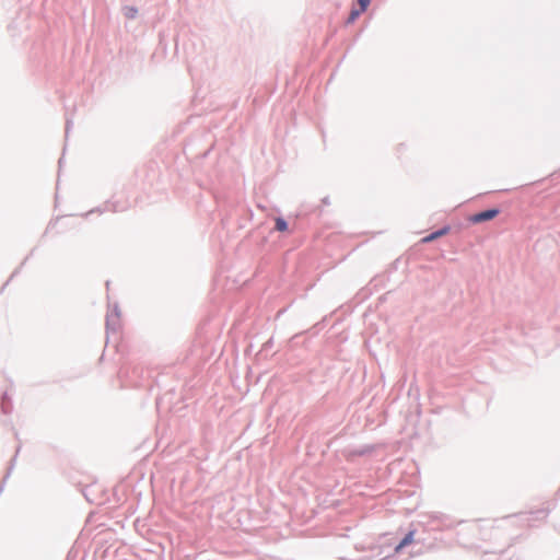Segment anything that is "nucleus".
<instances>
[{
    "mask_svg": "<svg viewBox=\"0 0 560 560\" xmlns=\"http://www.w3.org/2000/svg\"><path fill=\"white\" fill-rule=\"evenodd\" d=\"M276 222V230L279 232H285L288 230V223L282 218H277L275 220Z\"/></svg>",
    "mask_w": 560,
    "mask_h": 560,
    "instance_id": "4",
    "label": "nucleus"
},
{
    "mask_svg": "<svg viewBox=\"0 0 560 560\" xmlns=\"http://www.w3.org/2000/svg\"><path fill=\"white\" fill-rule=\"evenodd\" d=\"M137 14V10L135 8H127L126 15L128 18H135Z\"/></svg>",
    "mask_w": 560,
    "mask_h": 560,
    "instance_id": "7",
    "label": "nucleus"
},
{
    "mask_svg": "<svg viewBox=\"0 0 560 560\" xmlns=\"http://www.w3.org/2000/svg\"><path fill=\"white\" fill-rule=\"evenodd\" d=\"M450 232V228L448 226H445L436 232H433L427 236H424L421 242L422 243H430V242H433L434 240L441 237V236H444L446 235L447 233Z\"/></svg>",
    "mask_w": 560,
    "mask_h": 560,
    "instance_id": "2",
    "label": "nucleus"
},
{
    "mask_svg": "<svg viewBox=\"0 0 560 560\" xmlns=\"http://www.w3.org/2000/svg\"><path fill=\"white\" fill-rule=\"evenodd\" d=\"M413 536H415V532L411 530L409 532L405 537L404 539L399 542V545L396 547V552H399L402 548H405L406 546L412 544L413 541Z\"/></svg>",
    "mask_w": 560,
    "mask_h": 560,
    "instance_id": "3",
    "label": "nucleus"
},
{
    "mask_svg": "<svg viewBox=\"0 0 560 560\" xmlns=\"http://www.w3.org/2000/svg\"><path fill=\"white\" fill-rule=\"evenodd\" d=\"M361 11H365L371 0H358Z\"/></svg>",
    "mask_w": 560,
    "mask_h": 560,
    "instance_id": "6",
    "label": "nucleus"
},
{
    "mask_svg": "<svg viewBox=\"0 0 560 560\" xmlns=\"http://www.w3.org/2000/svg\"><path fill=\"white\" fill-rule=\"evenodd\" d=\"M498 214V209H489L471 215L469 220L472 223H481L494 219Z\"/></svg>",
    "mask_w": 560,
    "mask_h": 560,
    "instance_id": "1",
    "label": "nucleus"
},
{
    "mask_svg": "<svg viewBox=\"0 0 560 560\" xmlns=\"http://www.w3.org/2000/svg\"><path fill=\"white\" fill-rule=\"evenodd\" d=\"M363 11L360 10H352L349 16V22H353Z\"/></svg>",
    "mask_w": 560,
    "mask_h": 560,
    "instance_id": "5",
    "label": "nucleus"
}]
</instances>
